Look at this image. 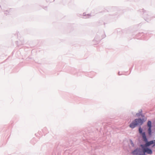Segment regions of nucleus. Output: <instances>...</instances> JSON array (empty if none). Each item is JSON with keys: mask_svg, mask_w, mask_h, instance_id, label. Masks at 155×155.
I'll list each match as a JSON object with an SVG mask.
<instances>
[{"mask_svg": "<svg viewBox=\"0 0 155 155\" xmlns=\"http://www.w3.org/2000/svg\"><path fill=\"white\" fill-rule=\"evenodd\" d=\"M141 147L142 150L140 149H137L132 152V154L136 155H145L146 153L150 154H152V151L150 149L144 147Z\"/></svg>", "mask_w": 155, "mask_h": 155, "instance_id": "1", "label": "nucleus"}, {"mask_svg": "<svg viewBox=\"0 0 155 155\" xmlns=\"http://www.w3.org/2000/svg\"><path fill=\"white\" fill-rule=\"evenodd\" d=\"M142 131V129L140 127L139 128V133L142 135L143 141L146 142V143L144 145H141V147H147L155 143V140L148 142L145 133V132H143Z\"/></svg>", "mask_w": 155, "mask_h": 155, "instance_id": "2", "label": "nucleus"}, {"mask_svg": "<svg viewBox=\"0 0 155 155\" xmlns=\"http://www.w3.org/2000/svg\"><path fill=\"white\" fill-rule=\"evenodd\" d=\"M143 122V120L141 119H136L133 121L129 126L130 128H134L137 125H141Z\"/></svg>", "mask_w": 155, "mask_h": 155, "instance_id": "3", "label": "nucleus"}, {"mask_svg": "<svg viewBox=\"0 0 155 155\" xmlns=\"http://www.w3.org/2000/svg\"><path fill=\"white\" fill-rule=\"evenodd\" d=\"M147 126L149 128L148 129V134L149 135H150L151 134V122L150 121H148L147 122Z\"/></svg>", "mask_w": 155, "mask_h": 155, "instance_id": "4", "label": "nucleus"}, {"mask_svg": "<svg viewBox=\"0 0 155 155\" xmlns=\"http://www.w3.org/2000/svg\"><path fill=\"white\" fill-rule=\"evenodd\" d=\"M154 144L153 145V147L155 146V143H154Z\"/></svg>", "mask_w": 155, "mask_h": 155, "instance_id": "5", "label": "nucleus"}, {"mask_svg": "<svg viewBox=\"0 0 155 155\" xmlns=\"http://www.w3.org/2000/svg\"><path fill=\"white\" fill-rule=\"evenodd\" d=\"M132 145H133V143H132Z\"/></svg>", "mask_w": 155, "mask_h": 155, "instance_id": "6", "label": "nucleus"}, {"mask_svg": "<svg viewBox=\"0 0 155 155\" xmlns=\"http://www.w3.org/2000/svg\"><path fill=\"white\" fill-rule=\"evenodd\" d=\"M90 16V15H88V16Z\"/></svg>", "mask_w": 155, "mask_h": 155, "instance_id": "7", "label": "nucleus"}]
</instances>
